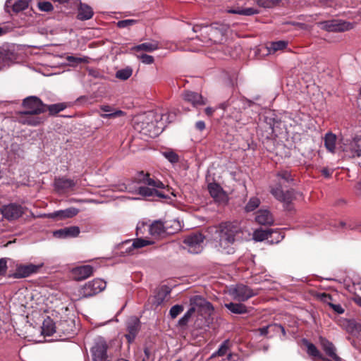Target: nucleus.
<instances>
[{"label": "nucleus", "mask_w": 361, "mask_h": 361, "mask_svg": "<svg viewBox=\"0 0 361 361\" xmlns=\"http://www.w3.org/2000/svg\"><path fill=\"white\" fill-rule=\"evenodd\" d=\"M245 234L250 235V232L241 226L239 222H222L215 227L214 234L215 246L223 253L233 254L235 252L233 247L235 242L243 240Z\"/></svg>", "instance_id": "f257e3e1"}, {"label": "nucleus", "mask_w": 361, "mask_h": 361, "mask_svg": "<svg viewBox=\"0 0 361 361\" xmlns=\"http://www.w3.org/2000/svg\"><path fill=\"white\" fill-rule=\"evenodd\" d=\"M23 111L18 112V121L21 124L37 126L46 120L47 104L36 96H29L22 102Z\"/></svg>", "instance_id": "f03ea898"}, {"label": "nucleus", "mask_w": 361, "mask_h": 361, "mask_svg": "<svg viewBox=\"0 0 361 361\" xmlns=\"http://www.w3.org/2000/svg\"><path fill=\"white\" fill-rule=\"evenodd\" d=\"M169 116L165 114L149 112L142 121L137 123L135 128L141 134L155 137L163 131L165 123L169 122Z\"/></svg>", "instance_id": "7ed1b4c3"}, {"label": "nucleus", "mask_w": 361, "mask_h": 361, "mask_svg": "<svg viewBox=\"0 0 361 361\" xmlns=\"http://www.w3.org/2000/svg\"><path fill=\"white\" fill-rule=\"evenodd\" d=\"M276 178L279 184L274 187H271L270 192L277 200L283 202L286 209L291 210L292 207L290 204L295 198L296 193L293 189L284 191L282 188V185L293 180L291 175L287 171H282L277 173Z\"/></svg>", "instance_id": "20e7f679"}, {"label": "nucleus", "mask_w": 361, "mask_h": 361, "mask_svg": "<svg viewBox=\"0 0 361 361\" xmlns=\"http://www.w3.org/2000/svg\"><path fill=\"white\" fill-rule=\"evenodd\" d=\"M137 183L143 184L137 188V193L142 197H157L163 199L168 197L167 195L158 191V188H164V184L158 179L150 178L149 173L140 172L136 178Z\"/></svg>", "instance_id": "39448f33"}, {"label": "nucleus", "mask_w": 361, "mask_h": 361, "mask_svg": "<svg viewBox=\"0 0 361 361\" xmlns=\"http://www.w3.org/2000/svg\"><path fill=\"white\" fill-rule=\"evenodd\" d=\"M203 30V32L208 35L209 40L214 43L221 44L225 39V36L228 31V27L226 25L214 23L209 26L202 25H195L192 27L195 32Z\"/></svg>", "instance_id": "423d86ee"}, {"label": "nucleus", "mask_w": 361, "mask_h": 361, "mask_svg": "<svg viewBox=\"0 0 361 361\" xmlns=\"http://www.w3.org/2000/svg\"><path fill=\"white\" fill-rule=\"evenodd\" d=\"M106 282L101 279H95L86 283L79 290L80 298H87L94 295L106 288Z\"/></svg>", "instance_id": "0eeeda50"}, {"label": "nucleus", "mask_w": 361, "mask_h": 361, "mask_svg": "<svg viewBox=\"0 0 361 361\" xmlns=\"http://www.w3.org/2000/svg\"><path fill=\"white\" fill-rule=\"evenodd\" d=\"M257 294V291L243 284H237L229 289V295L239 302L247 301Z\"/></svg>", "instance_id": "6e6552de"}, {"label": "nucleus", "mask_w": 361, "mask_h": 361, "mask_svg": "<svg viewBox=\"0 0 361 361\" xmlns=\"http://www.w3.org/2000/svg\"><path fill=\"white\" fill-rule=\"evenodd\" d=\"M340 147L345 153V156L349 158L360 157L361 137H356L352 140H345Z\"/></svg>", "instance_id": "1a4fd4ad"}, {"label": "nucleus", "mask_w": 361, "mask_h": 361, "mask_svg": "<svg viewBox=\"0 0 361 361\" xmlns=\"http://www.w3.org/2000/svg\"><path fill=\"white\" fill-rule=\"evenodd\" d=\"M204 239V237L202 233H197L185 237L183 243L189 252L198 254L201 252L203 249Z\"/></svg>", "instance_id": "9d476101"}, {"label": "nucleus", "mask_w": 361, "mask_h": 361, "mask_svg": "<svg viewBox=\"0 0 361 361\" xmlns=\"http://www.w3.org/2000/svg\"><path fill=\"white\" fill-rule=\"evenodd\" d=\"M171 222V221H166L164 223L161 221H154L148 227L150 235L154 237H161L165 234H169L176 232V231L178 230V228H176L173 231L169 230V227L172 226Z\"/></svg>", "instance_id": "9b49d317"}, {"label": "nucleus", "mask_w": 361, "mask_h": 361, "mask_svg": "<svg viewBox=\"0 0 361 361\" xmlns=\"http://www.w3.org/2000/svg\"><path fill=\"white\" fill-rule=\"evenodd\" d=\"M43 264L35 265L33 264H20L17 266L15 273L13 274L15 279L26 278L37 273Z\"/></svg>", "instance_id": "f8f14e48"}, {"label": "nucleus", "mask_w": 361, "mask_h": 361, "mask_svg": "<svg viewBox=\"0 0 361 361\" xmlns=\"http://www.w3.org/2000/svg\"><path fill=\"white\" fill-rule=\"evenodd\" d=\"M319 27L329 32H342L350 28V23L338 20H326L319 23Z\"/></svg>", "instance_id": "ddd939ff"}, {"label": "nucleus", "mask_w": 361, "mask_h": 361, "mask_svg": "<svg viewBox=\"0 0 361 361\" xmlns=\"http://www.w3.org/2000/svg\"><path fill=\"white\" fill-rule=\"evenodd\" d=\"M1 213L4 218L11 221L20 217L23 214V209L20 205L9 204L3 207Z\"/></svg>", "instance_id": "4468645a"}, {"label": "nucleus", "mask_w": 361, "mask_h": 361, "mask_svg": "<svg viewBox=\"0 0 361 361\" xmlns=\"http://www.w3.org/2000/svg\"><path fill=\"white\" fill-rule=\"evenodd\" d=\"M210 195L217 202L226 204L228 202V196L220 185L212 183L208 185Z\"/></svg>", "instance_id": "2eb2a0df"}, {"label": "nucleus", "mask_w": 361, "mask_h": 361, "mask_svg": "<svg viewBox=\"0 0 361 361\" xmlns=\"http://www.w3.org/2000/svg\"><path fill=\"white\" fill-rule=\"evenodd\" d=\"M190 301V305L195 307V310L198 309L200 311L203 312L205 314H210L213 311L212 304L200 295H195L192 297Z\"/></svg>", "instance_id": "dca6fc26"}, {"label": "nucleus", "mask_w": 361, "mask_h": 361, "mask_svg": "<svg viewBox=\"0 0 361 361\" xmlns=\"http://www.w3.org/2000/svg\"><path fill=\"white\" fill-rule=\"evenodd\" d=\"M93 274V267L90 265H83L71 270L73 278L75 281H82L90 277Z\"/></svg>", "instance_id": "f3484780"}, {"label": "nucleus", "mask_w": 361, "mask_h": 361, "mask_svg": "<svg viewBox=\"0 0 361 361\" xmlns=\"http://www.w3.org/2000/svg\"><path fill=\"white\" fill-rule=\"evenodd\" d=\"M106 344L104 341L100 340L95 343L92 348L93 361H103L106 357Z\"/></svg>", "instance_id": "a211bd4d"}, {"label": "nucleus", "mask_w": 361, "mask_h": 361, "mask_svg": "<svg viewBox=\"0 0 361 361\" xmlns=\"http://www.w3.org/2000/svg\"><path fill=\"white\" fill-rule=\"evenodd\" d=\"M140 329V320L137 317L130 318L127 322V331L126 337L129 343L135 338Z\"/></svg>", "instance_id": "6ab92c4d"}, {"label": "nucleus", "mask_w": 361, "mask_h": 361, "mask_svg": "<svg viewBox=\"0 0 361 361\" xmlns=\"http://www.w3.org/2000/svg\"><path fill=\"white\" fill-rule=\"evenodd\" d=\"M77 183L71 178L66 177H59L54 179V186L57 191H65L72 189L76 185Z\"/></svg>", "instance_id": "aec40b11"}, {"label": "nucleus", "mask_w": 361, "mask_h": 361, "mask_svg": "<svg viewBox=\"0 0 361 361\" xmlns=\"http://www.w3.org/2000/svg\"><path fill=\"white\" fill-rule=\"evenodd\" d=\"M80 228L78 226H70L54 231L53 235L57 238H74L79 235Z\"/></svg>", "instance_id": "412c9836"}, {"label": "nucleus", "mask_w": 361, "mask_h": 361, "mask_svg": "<svg viewBox=\"0 0 361 361\" xmlns=\"http://www.w3.org/2000/svg\"><path fill=\"white\" fill-rule=\"evenodd\" d=\"M183 97L185 102L192 104L195 108L205 104V100L197 92L186 91L183 94Z\"/></svg>", "instance_id": "4be33fe9"}, {"label": "nucleus", "mask_w": 361, "mask_h": 361, "mask_svg": "<svg viewBox=\"0 0 361 361\" xmlns=\"http://www.w3.org/2000/svg\"><path fill=\"white\" fill-rule=\"evenodd\" d=\"M78 213V209L75 208H68L64 210H59L47 214L49 218L61 220L66 218H71Z\"/></svg>", "instance_id": "5701e85b"}, {"label": "nucleus", "mask_w": 361, "mask_h": 361, "mask_svg": "<svg viewBox=\"0 0 361 361\" xmlns=\"http://www.w3.org/2000/svg\"><path fill=\"white\" fill-rule=\"evenodd\" d=\"M255 221L261 225L271 226L274 224V217L268 209H260L256 214Z\"/></svg>", "instance_id": "b1692460"}, {"label": "nucleus", "mask_w": 361, "mask_h": 361, "mask_svg": "<svg viewBox=\"0 0 361 361\" xmlns=\"http://www.w3.org/2000/svg\"><path fill=\"white\" fill-rule=\"evenodd\" d=\"M28 0H7L5 4L6 9L12 7L15 13L20 12L28 7Z\"/></svg>", "instance_id": "393cba45"}, {"label": "nucleus", "mask_w": 361, "mask_h": 361, "mask_svg": "<svg viewBox=\"0 0 361 361\" xmlns=\"http://www.w3.org/2000/svg\"><path fill=\"white\" fill-rule=\"evenodd\" d=\"M158 48L159 43L157 41H151L134 46L132 47L131 50L137 52L142 51L146 52H152L158 49Z\"/></svg>", "instance_id": "a878e982"}, {"label": "nucleus", "mask_w": 361, "mask_h": 361, "mask_svg": "<svg viewBox=\"0 0 361 361\" xmlns=\"http://www.w3.org/2000/svg\"><path fill=\"white\" fill-rule=\"evenodd\" d=\"M320 341H321V345H322L324 350L326 352V353L329 357H331L333 360H334L335 361H340L341 359L336 354L335 348H334L333 343L323 338H321Z\"/></svg>", "instance_id": "bb28decb"}, {"label": "nucleus", "mask_w": 361, "mask_h": 361, "mask_svg": "<svg viewBox=\"0 0 361 361\" xmlns=\"http://www.w3.org/2000/svg\"><path fill=\"white\" fill-rule=\"evenodd\" d=\"M92 16V8L87 4L80 3L78 8V18L81 20H86L90 19Z\"/></svg>", "instance_id": "cd10ccee"}, {"label": "nucleus", "mask_w": 361, "mask_h": 361, "mask_svg": "<svg viewBox=\"0 0 361 361\" xmlns=\"http://www.w3.org/2000/svg\"><path fill=\"white\" fill-rule=\"evenodd\" d=\"M101 110L106 114H101L100 116L106 118H114L124 115V112L121 110L113 111L111 107L108 105L101 106Z\"/></svg>", "instance_id": "c85d7f7f"}, {"label": "nucleus", "mask_w": 361, "mask_h": 361, "mask_svg": "<svg viewBox=\"0 0 361 361\" xmlns=\"http://www.w3.org/2000/svg\"><path fill=\"white\" fill-rule=\"evenodd\" d=\"M288 46V42L285 40H280L276 42H270L267 48L268 49L269 54H273L278 51H282L285 49Z\"/></svg>", "instance_id": "c756f323"}, {"label": "nucleus", "mask_w": 361, "mask_h": 361, "mask_svg": "<svg viewBox=\"0 0 361 361\" xmlns=\"http://www.w3.org/2000/svg\"><path fill=\"white\" fill-rule=\"evenodd\" d=\"M258 331H259L261 336L267 335L270 331L275 332L281 331L283 335L286 334L284 328L281 325L276 324H269L268 326L259 328Z\"/></svg>", "instance_id": "7c9ffc66"}, {"label": "nucleus", "mask_w": 361, "mask_h": 361, "mask_svg": "<svg viewBox=\"0 0 361 361\" xmlns=\"http://www.w3.org/2000/svg\"><path fill=\"white\" fill-rule=\"evenodd\" d=\"M225 307L233 314H245L247 312V307L242 303L230 302L225 304Z\"/></svg>", "instance_id": "2f4dec72"}, {"label": "nucleus", "mask_w": 361, "mask_h": 361, "mask_svg": "<svg viewBox=\"0 0 361 361\" xmlns=\"http://www.w3.org/2000/svg\"><path fill=\"white\" fill-rule=\"evenodd\" d=\"M336 136L332 133H328L324 137V146L328 151L334 152L336 148Z\"/></svg>", "instance_id": "473e14b6"}, {"label": "nucleus", "mask_w": 361, "mask_h": 361, "mask_svg": "<svg viewBox=\"0 0 361 361\" xmlns=\"http://www.w3.org/2000/svg\"><path fill=\"white\" fill-rule=\"evenodd\" d=\"M42 328V334L46 336H51L54 333L56 332L55 324L49 317H47L46 319H44Z\"/></svg>", "instance_id": "72a5a7b5"}, {"label": "nucleus", "mask_w": 361, "mask_h": 361, "mask_svg": "<svg viewBox=\"0 0 361 361\" xmlns=\"http://www.w3.org/2000/svg\"><path fill=\"white\" fill-rule=\"evenodd\" d=\"M153 243L154 242L152 240L137 238L133 240L131 247L128 248V252H132L134 249L142 248L147 245H152Z\"/></svg>", "instance_id": "f704fd0d"}, {"label": "nucleus", "mask_w": 361, "mask_h": 361, "mask_svg": "<svg viewBox=\"0 0 361 361\" xmlns=\"http://www.w3.org/2000/svg\"><path fill=\"white\" fill-rule=\"evenodd\" d=\"M271 231L270 229H257L253 233V239L255 241H263L267 239L271 235Z\"/></svg>", "instance_id": "c9c22d12"}, {"label": "nucleus", "mask_w": 361, "mask_h": 361, "mask_svg": "<svg viewBox=\"0 0 361 361\" xmlns=\"http://www.w3.org/2000/svg\"><path fill=\"white\" fill-rule=\"evenodd\" d=\"M303 343L307 347V353L309 355L314 358L322 357L320 352L318 350V349L314 344L308 342L307 340H304Z\"/></svg>", "instance_id": "e433bc0d"}, {"label": "nucleus", "mask_w": 361, "mask_h": 361, "mask_svg": "<svg viewBox=\"0 0 361 361\" xmlns=\"http://www.w3.org/2000/svg\"><path fill=\"white\" fill-rule=\"evenodd\" d=\"M228 12L249 16L258 13V10L254 8H246L243 9H230Z\"/></svg>", "instance_id": "4c0bfd02"}, {"label": "nucleus", "mask_w": 361, "mask_h": 361, "mask_svg": "<svg viewBox=\"0 0 361 361\" xmlns=\"http://www.w3.org/2000/svg\"><path fill=\"white\" fill-rule=\"evenodd\" d=\"M133 74V69L130 67H126L125 68L118 70L116 73V78L122 80H128Z\"/></svg>", "instance_id": "58836bf2"}, {"label": "nucleus", "mask_w": 361, "mask_h": 361, "mask_svg": "<svg viewBox=\"0 0 361 361\" xmlns=\"http://www.w3.org/2000/svg\"><path fill=\"white\" fill-rule=\"evenodd\" d=\"M66 108V105L64 103H58L51 105L47 104V111H49V114L54 115L63 111Z\"/></svg>", "instance_id": "ea45409f"}, {"label": "nucleus", "mask_w": 361, "mask_h": 361, "mask_svg": "<svg viewBox=\"0 0 361 361\" xmlns=\"http://www.w3.org/2000/svg\"><path fill=\"white\" fill-rule=\"evenodd\" d=\"M260 204V200L258 197H253L250 199L247 203L245 209L247 212H252Z\"/></svg>", "instance_id": "a19ab883"}, {"label": "nucleus", "mask_w": 361, "mask_h": 361, "mask_svg": "<svg viewBox=\"0 0 361 361\" xmlns=\"http://www.w3.org/2000/svg\"><path fill=\"white\" fill-rule=\"evenodd\" d=\"M229 340L224 341L219 346L218 350L213 353L212 357L225 355L229 349Z\"/></svg>", "instance_id": "79ce46f5"}, {"label": "nucleus", "mask_w": 361, "mask_h": 361, "mask_svg": "<svg viewBox=\"0 0 361 361\" xmlns=\"http://www.w3.org/2000/svg\"><path fill=\"white\" fill-rule=\"evenodd\" d=\"M281 0H256L259 6L263 8H272L277 5Z\"/></svg>", "instance_id": "37998d69"}, {"label": "nucleus", "mask_w": 361, "mask_h": 361, "mask_svg": "<svg viewBox=\"0 0 361 361\" xmlns=\"http://www.w3.org/2000/svg\"><path fill=\"white\" fill-rule=\"evenodd\" d=\"M184 310V307L181 305H176L171 307L169 311V314L172 319L177 317Z\"/></svg>", "instance_id": "c03bdc74"}, {"label": "nucleus", "mask_w": 361, "mask_h": 361, "mask_svg": "<svg viewBox=\"0 0 361 361\" xmlns=\"http://www.w3.org/2000/svg\"><path fill=\"white\" fill-rule=\"evenodd\" d=\"M163 155L172 164L177 163L179 160L178 154L173 151L164 152H163Z\"/></svg>", "instance_id": "a18cd8bd"}, {"label": "nucleus", "mask_w": 361, "mask_h": 361, "mask_svg": "<svg viewBox=\"0 0 361 361\" xmlns=\"http://www.w3.org/2000/svg\"><path fill=\"white\" fill-rule=\"evenodd\" d=\"M137 23L136 20L133 19H126V20H119L117 23V26L120 28H125L130 27L133 25H135Z\"/></svg>", "instance_id": "49530a36"}, {"label": "nucleus", "mask_w": 361, "mask_h": 361, "mask_svg": "<svg viewBox=\"0 0 361 361\" xmlns=\"http://www.w3.org/2000/svg\"><path fill=\"white\" fill-rule=\"evenodd\" d=\"M137 58L140 59L141 61L145 64H152L154 62L153 56L145 54L137 55Z\"/></svg>", "instance_id": "de8ad7c7"}, {"label": "nucleus", "mask_w": 361, "mask_h": 361, "mask_svg": "<svg viewBox=\"0 0 361 361\" xmlns=\"http://www.w3.org/2000/svg\"><path fill=\"white\" fill-rule=\"evenodd\" d=\"M38 5L41 11L48 12L53 10L52 4L49 1L39 2Z\"/></svg>", "instance_id": "09e8293b"}, {"label": "nucleus", "mask_w": 361, "mask_h": 361, "mask_svg": "<svg viewBox=\"0 0 361 361\" xmlns=\"http://www.w3.org/2000/svg\"><path fill=\"white\" fill-rule=\"evenodd\" d=\"M66 59L69 63H80L87 61L86 58H80L73 56H67Z\"/></svg>", "instance_id": "8fccbe9b"}, {"label": "nucleus", "mask_w": 361, "mask_h": 361, "mask_svg": "<svg viewBox=\"0 0 361 361\" xmlns=\"http://www.w3.org/2000/svg\"><path fill=\"white\" fill-rule=\"evenodd\" d=\"M7 269L6 260L4 258L0 259V276L5 275Z\"/></svg>", "instance_id": "3c124183"}, {"label": "nucleus", "mask_w": 361, "mask_h": 361, "mask_svg": "<svg viewBox=\"0 0 361 361\" xmlns=\"http://www.w3.org/2000/svg\"><path fill=\"white\" fill-rule=\"evenodd\" d=\"M329 306L338 314H343L344 309L339 304L329 303Z\"/></svg>", "instance_id": "603ef678"}, {"label": "nucleus", "mask_w": 361, "mask_h": 361, "mask_svg": "<svg viewBox=\"0 0 361 361\" xmlns=\"http://www.w3.org/2000/svg\"><path fill=\"white\" fill-rule=\"evenodd\" d=\"M191 317H189L187 314H184V315L178 320V324L180 326H185L189 322Z\"/></svg>", "instance_id": "864d4df0"}, {"label": "nucleus", "mask_w": 361, "mask_h": 361, "mask_svg": "<svg viewBox=\"0 0 361 361\" xmlns=\"http://www.w3.org/2000/svg\"><path fill=\"white\" fill-rule=\"evenodd\" d=\"M167 293V292L159 293L158 295L155 296L157 305H160L163 302Z\"/></svg>", "instance_id": "5fc2aeb1"}, {"label": "nucleus", "mask_w": 361, "mask_h": 361, "mask_svg": "<svg viewBox=\"0 0 361 361\" xmlns=\"http://www.w3.org/2000/svg\"><path fill=\"white\" fill-rule=\"evenodd\" d=\"M321 172L324 177L329 178L332 175L333 171L324 168L322 169Z\"/></svg>", "instance_id": "6e6d98bb"}, {"label": "nucleus", "mask_w": 361, "mask_h": 361, "mask_svg": "<svg viewBox=\"0 0 361 361\" xmlns=\"http://www.w3.org/2000/svg\"><path fill=\"white\" fill-rule=\"evenodd\" d=\"M195 127L197 129L202 131L205 128V123L202 121H199L195 123Z\"/></svg>", "instance_id": "4d7b16f0"}, {"label": "nucleus", "mask_w": 361, "mask_h": 361, "mask_svg": "<svg viewBox=\"0 0 361 361\" xmlns=\"http://www.w3.org/2000/svg\"><path fill=\"white\" fill-rule=\"evenodd\" d=\"M356 194L361 197V180L357 183L355 186Z\"/></svg>", "instance_id": "13d9d810"}, {"label": "nucleus", "mask_w": 361, "mask_h": 361, "mask_svg": "<svg viewBox=\"0 0 361 361\" xmlns=\"http://www.w3.org/2000/svg\"><path fill=\"white\" fill-rule=\"evenodd\" d=\"M4 58H5L4 54L0 51V70H1V68L4 66Z\"/></svg>", "instance_id": "bf43d9fd"}, {"label": "nucleus", "mask_w": 361, "mask_h": 361, "mask_svg": "<svg viewBox=\"0 0 361 361\" xmlns=\"http://www.w3.org/2000/svg\"><path fill=\"white\" fill-rule=\"evenodd\" d=\"M145 226H147V225L145 223H142L140 226V225L137 226V232H136L137 235L142 233L141 230H142V228H145Z\"/></svg>", "instance_id": "052dcab7"}, {"label": "nucleus", "mask_w": 361, "mask_h": 361, "mask_svg": "<svg viewBox=\"0 0 361 361\" xmlns=\"http://www.w3.org/2000/svg\"><path fill=\"white\" fill-rule=\"evenodd\" d=\"M195 307L194 306H192L186 312L185 314H187L189 317H192V315L193 314V313L195 312Z\"/></svg>", "instance_id": "680f3d73"}, {"label": "nucleus", "mask_w": 361, "mask_h": 361, "mask_svg": "<svg viewBox=\"0 0 361 361\" xmlns=\"http://www.w3.org/2000/svg\"><path fill=\"white\" fill-rule=\"evenodd\" d=\"M333 1V0H319V1L322 4H323V5H324V6H331V1Z\"/></svg>", "instance_id": "e2e57ef3"}, {"label": "nucleus", "mask_w": 361, "mask_h": 361, "mask_svg": "<svg viewBox=\"0 0 361 361\" xmlns=\"http://www.w3.org/2000/svg\"><path fill=\"white\" fill-rule=\"evenodd\" d=\"M214 109L211 108V107H207L205 109V113L207 114V115L208 116H212L214 113Z\"/></svg>", "instance_id": "0e129e2a"}, {"label": "nucleus", "mask_w": 361, "mask_h": 361, "mask_svg": "<svg viewBox=\"0 0 361 361\" xmlns=\"http://www.w3.org/2000/svg\"><path fill=\"white\" fill-rule=\"evenodd\" d=\"M355 302L361 307V297H356L355 298Z\"/></svg>", "instance_id": "69168bd1"}, {"label": "nucleus", "mask_w": 361, "mask_h": 361, "mask_svg": "<svg viewBox=\"0 0 361 361\" xmlns=\"http://www.w3.org/2000/svg\"><path fill=\"white\" fill-rule=\"evenodd\" d=\"M227 106H228L227 103H222L219 105V107L223 109H225L227 107Z\"/></svg>", "instance_id": "338daca9"}, {"label": "nucleus", "mask_w": 361, "mask_h": 361, "mask_svg": "<svg viewBox=\"0 0 361 361\" xmlns=\"http://www.w3.org/2000/svg\"><path fill=\"white\" fill-rule=\"evenodd\" d=\"M323 297L326 299H331V296L325 293L323 294ZM325 301H327V300H325Z\"/></svg>", "instance_id": "774afa93"}]
</instances>
